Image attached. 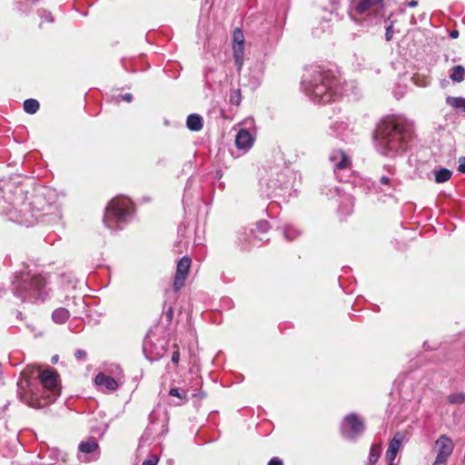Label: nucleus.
<instances>
[{
	"instance_id": "18",
	"label": "nucleus",
	"mask_w": 465,
	"mask_h": 465,
	"mask_svg": "<svg viewBox=\"0 0 465 465\" xmlns=\"http://www.w3.org/2000/svg\"><path fill=\"white\" fill-rule=\"evenodd\" d=\"M453 448L454 445L450 438H439L435 442L436 452L448 459L451 455Z\"/></svg>"
},
{
	"instance_id": "4",
	"label": "nucleus",
	"mask_w": 465,
	"mask_h": 465,
	"mask_svg": "<svg viewBox=\"0 0 465 465\" xmlns=\"http://www.w3.org/2000/svg\"><path fill=\"white\" fill-rule=\"evenodd\" d=\"M302 84L306 94L319 104L329 103L342 94L341 78L320 67L308 71Z\"/></svg>"
},
{
	"instance_id": "43",
	"label": "nucleus",
	"mask_w": 465,
	"mask_h": 465,
	"mask_svg": "<svg viewBox=\"0 0 465 465\" xmlns=\"http://www.w3.org/2000/svg\"><path fill=\"white\" fill-rule=\"evenodd\" d=\"M120 97L122 98V100L127 103H130L133 100V95L131 94H125L124 95H121Z\"/></svg>"
},
{
	"instance_id": "34",
	"label": "nucleus",
	"mask_w": 465,
	"mask_h": 465,
	"mask_svg": "<svg viewBox=\"0 0 465 465\" xmlns=\"http://www.w3.org/2000/svg\"><path fill=\"white\" fill-rule=\"evenodd\" d=\"M159 457L155 454H152L147 460H145L142 465H157Z\"/></svg>"
},
{
	"instance_id": "47",
	"label": "nucleus",
	"mask_w": 465,
	"mask_h": 465,
	"mask_svg": "<svg viewBox=\"0 0 465 465\" xmlns=\"http://www.w3.org/2000/svg\"><path fill=\"white\" fill-rule=\"evenodd\" d=\"M239 242H240L242 245H245V243H244V242H247V240H246V239H243V238H242V237L240 236V237H239Z\"/></svg>"
},
{
	"instance_id": "13",
	"label": "nucleus",
	"mask_w": 465,
	"mask_h": 465,
	"mask_svg": "<svg viewBox=\"0 0 465 465\" xmlns=\"http://www.w3.org/2000/svg\"><path fill=\"white\" fill-rule=\"evenodd\" d=\"M191 262L192 261L188 256H183L178 261L173 279V289L175 292L181 290V288L184 285L191 267Z\"/></svg>"
},
{
	"instance_id": "28",
	"label": "nucleus",
	"mask_w": 465,
	"mask_h": 465,
	"mask_svg": "<svg viewBox=\"0 0 465 465\" xmlns=\"http://www.w3.org/2000/svg\"><path fill=\"white\" fill-rule=\"evenodd\" d=\"M446 102L453 108H460L465 112V98L448 96Z\"/></svg>"
},
{
	"instance_id": "50",
	"label": "nucleus",
	"mask_w": 465,
	"mask_h": 465,
	"mask_svg": "<svg viewBox=\"0 0 465 465\" xmlns=\"http://www.w3.org/2000/svg\"><path fill=\"white\" fill-rule=\"evenodd\" d=\"M388 465H393V462L391 461V462L388 463Z\"/></svg>"
},
{
	"instance_id": "6",
	"label": "nucleus",
	"mask_w": 465,
	"mask_h": 465,
	"mask_svg": "<svg viewBox=\"0 0 465 465\" xmlns=\"http://www.w3.org/2000/svg\"><path fill=\"white\" fill-rule=\"evenodd\" d=\"M133 212V203L126 197L117 196L106 206L104 223L112 231L121 230L129 222Z\"/></svg>"
},
{
	"instance_id": "3",
	"label": "nucleus",
	"mask_w": 465,
	"mask_h": 465,
	"mask_svg": "<svg viewBox=\"0 0 465 465\" xmlns=\"http://www.w3.org/2000/svg\"><path fill=\"white\" fill-rule=\"evenodd\" d=\"M413 136V131L406 119L389 116L382 119L375 133L377 150L388 157L403 153Z\"/></svg>"
},
{
	"instance_id": "15",
	"label": "nucleus",
	"mask_w": 465,
	"mask_h": 465,
	"mask_svg": "<svg viewBox=\"0 0 465 465\" xmlns=\"http://www.w3.org/2000/svg\"><path fill=\"white\" fill-rule=\"evenodd\" d=\"M233 57L238 70H241L243 64L244 36L239 28L233 32Z\"/></svg>"
},
{
	"instance_id": "11",
	"label": "nucleus",
	"mask_w": 465,
	"mask_h": 465,
	"mask_svg": "<svg viewBox=\"0 0 465 465\" xmlns=\"http://www.w3.org/2000/svg\"><path fill=\"white\" fill-rule=\"evenodd\" d=\"M288 183L289 175L286 172H276L271 173L270 178L261 180L260 186L262 193L269 197L274 193L277 189L287 187Z\"/></svg>"
},
{
	"instance_id": "48",
	"label": "nucleus",
	"mask_w": 465,
	"mask_h": 465,
	"mask_svg": "<svg viewBox=\"0 0 465 465\" xmlns=\"http://www.w3.org/2000/svg\"><path fill=\"white\" fill-rule=\"evenodd\" d=\"M114 368L115 369V371H118V374H121L122 371H121V369H120V367L118 365H114Z\"/></svg>"
},
{
	"instance_id": "33",
	"label": "nucleus",
	"mask_w": 465,
	"mask_h": 465,
	"mask_svg": "<svg viewBox=\"0 0 465 465\" xmlns=\"http://www.w3.org/2000/svg\"><path fill=\"white\" fill-rule=\"evenodd\" d=\"M256 229L258 232L264 233V232H268L270 229L269 223L267 221L261 220L257 223Z\"/></svg>"
},
{
	"instance_id": "29",
	"label": "nucleus",
	"mask_w": 465,
	"mask_h": 465,
	"mask_svg": "<svg viewBox=\"0 0 465 465\" xmlns=\"http://www.w3.org/2000/svg\"><path fill=\"white\" fill-rule=\"evenodd\" d=\"M381 450L379 444H373L370 450L369 461L371 464H374L380 458Z\"/></svg>"
},
{
	"instance_id": "46",
	"label": "nucleus",
	"mask_w": 465,
	"mask_h": 465,
	"mask_svg": "<svg viewBox=\"0 0 465 465\" xmlns=\"http://www.w3.org/2000/svg\"><path fill=\"white\" fill-rule=\"evenodd\" d=\"M418 5V2L416 0H411L408 3L409 7H416Z\"/></svg>"
},
{
	"instance_id": "14",
	"label": "nucleus",
	"mask_w": 465,
	"mask_h": 465,
	"mask_svg": "<svg viewBox=\"0 0 465 465\" xmlns=\"http://www.w3.org/2000/svg\"><path fill=\"white\" fill-rule=\"evenodd\" d=\"M78 459L89 462L99 457L98 444L94 440L82 441L78 446Z\"/></svg>"
},
{
	"instance_id": "23",
	"label": "nucleus",
	"mask_w": 465,
	"mask_h": 465,
	"mask_svg": "<svg viewBox=\"0 0 465 465\" xmlns=\"http://www.w3.org/2000/svg\"><path fill=\"white\" fill-rule=\"evenodd\" d=\"M69 316V312L64 308H58L52 313L53 321L59 324L64 323L68 320Z\"/></svg>"
},
{
	"instance_id": "38",
	"label": "nucleus",
	"mask_w": 465,
	"mask_h": 465,
	"mask_svg": "<svg viewBox=\"0 0 465 465\" xmlns=\"http://www.w3.org/2000/svg\"><path fill=\"white\" fill-rule=\"evenodd\" d=\"M393 36L392 25H390L386 27L385 38L386 41H391Z\"/></svg>"
},
{
	"instance_id": "27",
	"label": "nucleus",
	"mask_w": 465,
	"mask_h": 465,
	"mask_svg": "<svg viewBox=\"0 0 465 465\" xmlns=\"http://www.w3.org/2000/svg\"><path fill=\"white\" fill-rule=\"evenodd\" d=\"M39 103L37 100L35 99H26L25 102H24V110L25 112H26L27 114H35L38 109H39Z\"/></svg>"
},
{
	"instance_id": "2",
	"label": "nucleus",
	"mask_w": 465,
	"mask_h": 465,
	"mask_svg": "<svg viewBox=\"0 0 465 465\" xmlns=\"http://www.w3.org/2000/svg\"><path fill=\"white\" fill-rule=\"evenodd\" d=\"M58 374L49 369L41 371L38 367L28 366L21 372L17 382V393L26 405L41 409L54 402L60 395Z\"/></svg>"
},
{
	"instance_id": "31",
	"label": "nucleus",
	"mask_w": 465,
	"mask_h": 465,
	"mask_svg": "<svg viewBox=\"0 0 465 465\" xmlns=\"http://www.w3.org/2000/svg\"><path fill=\"white\" fill-rule=\"evenodd\" d=\"M170 396L176 397L180 400L176 404L179 405L182 403L183 400L187 398V392L185 391H181L178 388H172L169 391Z\"/></svg>"
},
{
	"instance_id": "7",
	"label": "nucleus",
	"mask_w": 465,
	"mask_h": 465,
	"mask_svg": "<svg viewBox=\"0 0 465 465\" xmlns=\"http://www.w3.org/2000/svg\"><path fill=\"white\" fill-rule=\"evenodd\" d=\"M381 0H355L351 16L363 26L377 24L382 17Z\"/></svg>"
},
{
	"instance_id": "16",
	"label": "nucleus",
	"mask_w": 465,
	"mask_h": 465,
	"mask_svg": "<svg viewBox=\"0 0 465 465\" xmlns=\"http://www.w3.org/2000/svg\"><path fill=\"white\" fill-rule=\"evenodd\" d=\"M94 383L101 391L113 392L119 388L122 381H119V378H113L104 372H99L94 377Z\"/></svg>"
},
{
	"instance_id": "9",
	"label": "nucleus",
	"mask_w": 465,
	"mask_h": 465,
	"mask_svg": "<svg viewBox=\"0 0 465 465\" xmlns=\"http://www.w3.org/2000/svg\"><path fill=\"white\" fill-rule=\"evenodd\" d=\"M166 344L165 339L148 333L143 341V351L149 361H154L164 355Z\"/></svg>"
},
{
	"instance_id": "37",
	"label": "nucleus",
	"mask_w": 465,
	"mask_h": 465,
	"mask_svg": "<svg viewBox=\"0 0 465 465\" xmlns=\"http://www.w3.org/2000/svg\"><path fill=\"white\" fill-rule=\"evenodd\" d=\"M86 355H87L86 351L84 350H81V349L76 350L74 352V357L77 360H84L86 358Z\"/></svg>"
},
{
	"instance_id": "22",
	"label": "nucleus",
	"mask_w": 465,
	"mask_h": 465,
	"mask_svg": "<svg viewBox=\"0 0 465 465\" xmlns=\"http://www.w3.org/2000/svg\"><path fill=\"white\" fill-rule=\"evenodd\" d=\"M331 129L335 135L344 140L346 136V131L349 130V124L343 121H336L331 124Z\"/></svg>"
},
{
	"instance_id": "19",
	"label": "nucleus",
	"mask_w": 465,
	"mask_h": 465,
	"mask_svg": "<svg viewBox=\"0 0 465 465\" xmlns=\"http://www.w3.org/2000/svg\"><path fill=\"white\" fill-rule=\"evenodd\" d=\"M335 192L337 193L338 195H340V197L342 199V202H343V204H341L339 206V211L341 213H350L351 212L352 206H353L352 197L346 193L341 194V189L338 187L335 188Z\"/></svg>"
},
{
	"instance_id": "40",
	"label": "nucleus",
	"mask_w": 465,
	"mask_h": 465,
	"mask_svg": "<svg viewBox=\"0 0 465 465\" xmlns=\"http://www.w3.org/2000/svg\"><path fill=\"white\" fill-rule=\"evenodd\" d=\"M268 465H283V462L281 459L274 457L269 460Z\"/></svg>"
},
{
	"instance_id": "51",
	"label": "nucleus",
	"mask_w": 465,
	"mask_h": 465,
	"mask_svg": "<svg viewBox=\"0 0 465 465\" xmlns=\"http://www.w3.org/2000/svg\"><path fill=\"white\" fill-rule=\"evenodd\" d=\"M332 4H335V0H331Z\"/></svg>"
},
{
	"instance_id": "49",
	"label": "nucleus",
	"mask_w": 465,
	"mask_h": 465,
	"mask_svg": "<svg viewBox=\"0 0 465 465\" xmlns=\"http://www.w3.org/2000/svg\"><path fill=\"white\" fill-rule=\"evenodd\" d=\"M57 361H58V356H54V357L52 358V362H53V363L57 362Z\"/></svg>"
},
{
	"instance_id": "44",
	"label": "nucleus",
	"mask_w": 465,
	"mask_h": 465,
	"mask_svg": "<svg viewBox=\"0 0 465 465\" xmlns=\"http://www.w3.org/2000/svg\"><path fill=\"white\" fill-rule=\"evenodd\" d=\"M173 308H172V307H169V308H168V311L166 312V317H167V319H168L169 321H171V320H172V318H173Z\"/></svg>"
},
{
	"instance_id": "10",
	"label": "nucleus",
	"mask_w": 465,
	"mask_h": 465,
	"mask_svg": "<svg viewBox=\"0 0 465 465\" xmlns=\"http://www.w3.org/2000/svg\"><path fill=\"white\" fill-rule=\"evenodd\" d=\"M150 424L147 431L156 436H163L168 432V415L161 407L154 408L149 415Z\"/></svg>"
},
{
	"instance_id": "36",
	"label": "nucleus",
	"mask_w": 465,
	"mask_h": 465,
	"mask_svg": "<svg viewBox=\"0 0 465 465\" xmlns=\"http://www.w3.org/2000/svg\"><path fill=\"white\" fill-rule=\"evenodd\" d=\"M41 18L42 23L43 22H53V16L50 12H47L45 10L41 12Z\"/></svg>"
},
{
	"instance_id": "42",
	"label": "nucleus",
	"mask_w": 465,
	"mask_h": 465,
	"mask_svg": "<svg viewBox=\"0 0 465 465\" xmlns=\"http://www.w3.org/2000/svg\"><path fill=\"white\" fill-rule=\"evenodd\" d=\"M179 360H180V353H179V351H173V355H172V361L173 363H178Z\"/></svg>"
},
{
	"instance_id": "41",
	"label": "nucleus",
	"mask_w": 465,
	"mask_h": 465,
	"mask_svg": "<svg viewBox=\"0 0 465 465\" xmlns=\"http://www.w3.org/2000/svg\"><path fill=\"white\" fill-rule=\"evenodd\" d=\"M380 183L382 184V185H390L391 184V178L389 176H381L380 178Z\"/></svg>"
},
{
	"instance_id": "21",
	"label": "nucleus",
	"mask_w": 465,
	"mask_h": 465,
	"mask_svg": "<svg viewBox=\"0 0 465 465\" xmlns=\"http://www.w3.org/2000/svg\"><path fill=\"white\" fill-rule=\"evenodd\" d=\"M186 126L189 130L198 132L203 128V118L199 114H193L187 117Z\"/></svg>"
},
{
	"instance_id": "45",
	"label": "nucleus",
	"mask_w": 465,
	"mask_h": 465,
	"mask_svg": "<svg viewBox=\"0 0 465 465\" xmlns=\"http://www.w3.org/2000/svg\"><path fill=\"white\" fill-rule=\"evenodd\" d=\"M459 36V32L457 30H453L450 33V38H457Z\"/></svg>"
},
{
	"instance_id": "35",
	"label": "nucleus",
	"mask_w": 465,
	"mask_h": 465,
	"mask_svg": "<svg viewBox=\"0 0 465 465\" xmlns=\"http://www.w3.org/2000/svg\"><path fill=\"white\" fill-rule=\"evenodd\" d=\"M448 461V458L444 457L443 455H440L437 453L436 460L432 463V465H446Z\"/></svg>"
},
{
	"instance_id": "25",
	"label": "nucleus",
	"mask_w": 465,
	"mask_h": 465,
	"mask_svg": "<svg viewBox=\"0 0 465 465\" xmlns=\"http://www.w3.org/2000/svg\"><path fill=\"white\" fill-rule=\"evenodd\" d=\"M282 233L287 241H292L301 235V231L292 225H285L282 227Z\"/></svg>"
},
{
	"instance_id": "24",
	"label": "nucleus",
	"mask_w": 465,
	"mask_h": 465,
	"mask_svg": "<svg viewBox=\"0 0 465 465\" xmlns=\"http://www.w3.org/2000/svg\"><path fill=\"white\" fill-rule=\"evenodd\" d=\"M452 175V172L447 168H441L434 172L435 182L437 183H443L448 182Z\"/></svg>"
},
{
	"instance_id": "30",
	"label": "nucleus",
	"mask_w": 465,
	"mask_h": 465,
	"mask_svg": "<svg viewBox=\"0 0 465 465\" xmlns=\"http://www.w3.org/2000/svg\"><path fill=\"white\" fill-rule=\"evenodd\" d=\"M448 402L454 405H460L465 402V393H452L448 397Z\"/></svg>"
},
{
	"instance_id": "5",
	"label": "nucleus",
	"mask_w": 465,
	"mask_h": 465,
	"mask_svg": "<svg viewBox=\"0 0 465 465\" xmlns=\"http://www.w3.org/2000/svg\"><path fill=\"white\" fill-rule=\"evenodd\" d=\"M12 286L14 295L23 302H44L49 295L45 277L30 272L16 274Z\"/></svg>"
},
{
	"instance_id": "8",
	"label": "nucleus",
	"mask_w": 465,
	"mask_h": 465,
	"mask_svg": "<svg viewBox=\"0 0 465 465\" xmlns=\"http://www.w3.org/2000/svg\"><path fill=\"white\" fill-rule=\"evenodd\" d=\"M329 160L332 164L333 173L337 179L341 182L347 181L351 172V160L345 152L340 149L332 150L329 155Z\"/></svg>"
},
{
	"instance_id": "17",
	"label": "nucleus",
	"mask_w": 465,
	"mask_h": 465,
	"mask_svg": "<svg viewBox=\"0 0 465 465\" xmlns=\"http://www.w3.org/2000/svg\"><path fill=\"white\" fill-rule=\"evenodd\" d=\"M253 143L254 136L247 129L242 128L238 131L235 136V145L239 150L245 153L252 147Z\"/></svg>"
},
{
	"instance_id": "26",
	"label": "nucleus",
	"mask_w": 465,
	"mask_h": 465,
	"mask_svg": "<svg viewBox=\"0 0 465 465\" xmlns=\"http://www.w3.org/2000/svg\"><path fill=\"white\" fill-rule=\"evenodd\" d=\"M450 79L453 82L460 83L465 78V69L462 65H455L452 70L451 74H450Z\"/></svg>"
},
{
	"instance_id": "39",
	"label": "nucleus",
	"mask_w": 465,
	"mask_h": 465,
	"mask_svg": "<svg viewBox=\"0 0 465 465\" xmlns=\"http://www.w3.org/2000/svg\"><path fill=\"white\" fill-rule=\"evenodd\" d=\"M458 170L461 173H465V156H461L459 158V167Z\"/></svg>"
},
{
	"instance_id": "32",
	"label": "nucleus",
	"mask_w": 465,
	"mask_h": 465,
	"mask_svg": "<svg viewBox=\"0 0 465 465\" xmlns=\"http://www.w3.org/2000/svg\"><path fill=\"white\" fill-rule=\"evenodd\" d=\"M242 101V94L240 89H235L231 92L230 103L232 104L239 105Z\"/></svg>"
},
{
	"instance_id": "1",
	"label": "nucleus",
	"mask_w": 465,
	"mask_h": 465,
	"mask_svg": "<svg viewBox=\"0 0 465 465\" xmlns=\"http://www.w3.org/2000/svg\"><path fill=\"white\" fill-rule=\"evenodd\" d=\"M54 198L55 193L52 189L43 187L28 201L21 187L14 186L13 183L3 185L0 181V213L27 227L38 222L52 223L60 219Z\"/></svg>"
},
{
	"instance_id": "20",
	"label": "nucleus",
	"mask_w": 465,
	"mask_h": 465,
	"mask_svg": "<svg viewBox=\"0 0 465 465\" xmlns=\"http://www.w3.org/2000/svg\"><path fill=\"white\" fill-rule=\"evenodd\" d=\"M401 446V440L399 438H392L389 444V448L386 452V459L388 462H393L397 453Z\"/></svg>"
},
{
	"instance_id": "12",
	"label": "nucleus",
	"mask_w": 465,
	"mask_h": 465,
	"mask_svg": "<svg viewBox=\"0 0 465 465\" xmlns=\"http://www.w3.org/2000/svg\"><path fill=\"white\" fill-rule=\"evenodd\" d=\"M341 429L344 432L362 434L365 430V423L360 415L350 413L341 421Z\"/></svg>"
}]
</instances>
